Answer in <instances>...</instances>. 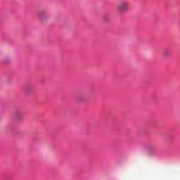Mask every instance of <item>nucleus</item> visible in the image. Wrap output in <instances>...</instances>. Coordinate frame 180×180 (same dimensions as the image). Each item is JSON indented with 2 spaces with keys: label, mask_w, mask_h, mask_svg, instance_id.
Wrapping results in <instances>:
<instances>
[{
  "label": "nucleus",
  "mask_w": 180,
  "mask_h": 180,
  "mask_svg": "<svg viewBox=\"0 0 180 180\" xmlns=\"http://www.w3.org/2000/svg\"><path fill=\"white\" fill-rule=\"evenodd\" d=\"M37 18L38 20L41 22V23H46V22L49 20V14H47V12L44 9H42L38 12Z\"/></svg>",
  "instance_id": "obj_1"
},
{
  "label": "nucleus",
  "mask_w": 180,
  "mask_h": 180,
  "mask_svg": "<svg viewBox=\"0 0 180 180\" xmlns=\"http://www.w3.org/2000/svg\"><path fill=\"white\" fill-rule=\"evenodd\" d=\"M162 56L165 58L169 57V56H171V51L168 50H165L162 52Z\"/></svg>",
  "instance_id": "obj_3"
},
{
  "label": "nucleus",
  "mask_w": 180,
  "mask_h": 180,
  "mask_svg": "<svg viewBox=\"0 0 180 180\" xmlns=\"http://www.w3.org/2000/svg\"><path fill=\"white\" fill-rule=\"evenodd\" d=\"M25 91L27 94H30V92H33V87L31 86H28L26 87Z\"/></svg>",
  "instance_id": "obj_4"
},
{
  "label": "nucleus",
  "mask_w": 180,
  "mask_h": 180,
  "mask_svg": "<svg viewBox=\"0 0 180 180\" xmlns=\"http://www.w3.org/2000/svg\"><path fill=\"white\" fill-rule=\"evenodd\" d=\"M15 117H16V119H19V118L22 117V113L17 112L15 113Z\"/></svg>",
  "instance_id": "obj_5"
},
{
  "label": "nucleus",
  "mask_w": 180,
  "mask_h": 180,
  "mask_svg": "<svg viewBox=\"0 0 180 180\" xmlns=\"http://www.w3.org/2000/svg\"><path fill=\"white\" fill-rule=\"evenodd\" d=\"M116 9L118 12H127L129 11V1H121L117 6Z\"/></svg>",
  "instance_id": "obj_2"
}]
</instances>
